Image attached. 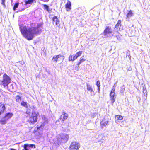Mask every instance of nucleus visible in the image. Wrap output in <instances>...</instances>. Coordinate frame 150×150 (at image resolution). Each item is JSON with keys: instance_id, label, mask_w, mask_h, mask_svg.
<instances>
[{"instance_id": "nucleus-34", "label": "nucleus", "mask_w": 150, "mask_h": 150, "mask_svg": "<svg viewBox=\"0 0 150 150\" xmlns=\"http://www.w3.org/2000/svg\"><path fill=\"white\" fill-rule=\"evenodd\" d=\"M125 91V86L123 85L121 88V91L122 92H124V91Z\"/></svg>"}, {"instance_id": "nucleus-19", "label": "nucleus", "mask_w": 150, "mask_h": 150, "mask_svg": "<svg viewBox=\"0 0 150 150\" xmlns=\"http://www.w3.org/2000/svg\"><path fill=\"white\" fill-rule=\"evenodd\" d=\"M133 15V13H132V11L130 10L129 11L128 13L126 15V19L127 20H128L130 17H132Z\"/></svg>"}, {"instance_id": "nucleus-29", "label": "nucleus", "mask_w": 150, "mask_h": 150, "mask_svg": "<svg viewBox=\"0 0 150 150\" xmlns=\"http://www.w3.org/2000/svg\"><path fill=\"white\" fill-rule=\"evenodd\" d=\"M81 59L79 61L77 64L78 67H79V64H80L82 62H83L85 61V60L83 59V58L82 59H81Z\"/></svg>"}, {"instance_id": "nucleus-28", "label": "nucleus", "mask_w": 150, "mask_h": 150, "mask_svg": "<svg viewBox=\"0 0 150 150\" xmlns=\"http://www.w3.org/2000/svg\"><path fill=\"white\" fill-rule=\"evenodd\" d=\"M96 85H97L98 88V92H99L100 91V82L99 81H97L96 83Z\"/></svg>"}, {"instance_id": "nucleus-15", "label": "nucleus", "mask_w": 150, "mask_h": 150, "mask_svg": "<svg viewBox=\"0 0 150 150\" xmlns=\"http://www.w3.org/2000/svg\"><path fill=\"white\" fill-rule=\"evenodd\" d=\"M121 21L120 20H119L115 25V28L117 30H120L122 28L121 24Z\"/></svg>"}, {"instance_id": "nucleus-2", "label": "nucleus", "mask_w": 150, "mask_h": 150, "mask_svg": "<svg viewBox=\"0 0 150 150\" xmlns=\"http://www.w3.org/2000/svg\"><path fill=\"white\" fill-rule=\"evenodd\" d=\"M69 138V136L65 134H60L58 136L56 139H54V142L55 144L59 145L61 143H66Z\"/></svg>"}, {"instance_id": "nucleus-26", "label": "nucleus", "mask_w": 150, "mask_h": 150, "mask_svg": "<svg viewBox=\"0 0 150 150\" xmlns=\"http://www.w3.org/2000/svg\"><path fill=\"white\" fill-rule=\"evenodd\" d=\"M69 61H73L74 60H75L74 59V57L73 56V55H70L68 59Z\"/></svg>"}, {"instance_id": "nucleus-17", "label": "nucleus", "mask_w": 150, "mask_h": 150, "mask_svg": "<svg viewBox=\"0 0 150 150\" xmlns=\"http://www.w3.org/2000/svg\"><path fill=\"white\" fill-rule=\"evenodd\" d=\"M8 120L4 116L0 120V123L2 125H4L7 123V121Z\"/></svg>"}, {"instance_id": "nucleus-3", "label": "nucleus", "mask_w": 150, "mask_h": 150, "mask_svg": "<svg viewBox=\"0 0 150 150\" xmlns=\"http://www.w3.org/2000/svg\"><path fill=\"white\" fill-rule=\"evenodd\" d=\"M11 79L6 74H4L3 76V79L0 81V84L4 88L7 86L11 82Z\"/></svg>"}, {"instance_id": "nucleus-33", "label": "nucleus", "mask_w": 150, "mask_h": 150, "mask_svg": "<svg viewBox=\"0 0 150 150\" xmlns=\"http://www.w3.org/2000/svg\"><path fill=\"white\" fill-rule=\"evenodd\" d=\"M5 2V0H2L1 4L3 5L4 7H6Z\"/></svg>"}, {"instance_id": "nucleus-12", "label": "nucleus", "mask_w": 150, "mask_h": 150, "mask_svg": "<svg viewBox=\"0 0 150 150\" xmlns=\"http://www.w3.org/2000/svg\"><path fill=\"white\" fill-rule=\"evenodd\" d=\"M87 89L91 93V96H92L94 95V92L92 88V86H90V84L88 83L87 84Z\"/></svg>"}, {"instance_id": "nucleus-7", "label": "nucleus", "mask_w": 150, "mask_h": 150, "mask_svg": "<svg viewBox=\"0 0 150 150\" xmlns=\"http://www.w3.org/2000/svg\"><path fill=\"white\" fill-rule=\"evenodd\" d=\"M115 88H112L110 95V100L112 103H113L115 101V98L116 96H115ZM115 96H116V95Z\"/></svg>"}, {"instance_id": "nucleus-22", "label": "nucleus", "mask_w": 150, "mask_h": 150, "mask_svg": "<svg viewBox=\"0 0 150 150\" xmlns=\"http://www.w3.org/2000/svg\"><path fill=\"white\" fill-rule=\"evenodd\" d=\"M45 9L49 13H50L51 12V9H50L48 6L47 5L44 4L43 5Z\"/></svg>"}, {"instance_id": "nucleus-16", "label": "nucleus", "mask_w": 150, "mask_h": 150, "mask_svg": "<svg viewBox=\"0 0 150 150\" xmlns=\"http://www.w3.org/2000/svg\"><path fill=\"white\" fill-rule=\"evenodd\" d=\"M13 115V114L11 112L6 113L4 117L8 120L10 119Z\"/></svg>"}, {"instance_id": "nucleus-18", "label": "nucleus", "mask_w": 150, "mask_h": 150, "mask_svg": "<svg viewBox=\"0 0 150 150\" xmlns=\"http://www.w3.org/2000/svg\"><path fill=\"white\" fill-rule=\"evenodd\" d=\"M82 52V51H80L77 53L76 54H74L73 55L74 60L76 59L78 57L80 56L81 55Z\"/></svg>"}, {"instance_id": "nucleus-30", "label": "nucleus", "mask_w": 150, "mask_h": 150, "mask_svg": "<svg viewBox=\"0 0 150 150\" xmlns=\"http://www.w3.org/2000/svg\"><path fill=\"white\" fill-rule=\"evenodd\" d=\"M27 144V146H28V148H33L34 147L35 148V146L34 144Z\"/></svg>"}, {"instance_id": "nucleus-20", "label": "nucleus", "mask_w": 150, "mask_h": 150, "mask_svg": "<svg viewBox=\"0 0 150 150\" xmlns=\"http://www.w3.org/2000/svg\"><path fill=\"white\" fill-rule=\"evenodd\" d=\"M35 0H28L27 1H25V4L26 5L28 4H32L33 2L35 1Z\"/></svg>"}, {"instance_id": "nucleus-10", "label": "nucleus", "mask_w": 150, "mask_h": 150, "mask_svg": "<svg viewBox=\"0 0 150 150\" xmlns=\"http://www.w3.org/2000/svg\"><path fill=\"white\" fill-rule=\"evenodd\" d=\"M53 23L54 24L55 23L57 26L59 27L60 26V21L57 18V16H54L52 18Z\"/></svg>"}, {"instance_id": "nucleus-5", "label": "nucleus", "mask_w": 150, "mask_h": 150, "mask_svg": "<svg viewBox=\"0 0 150 150\" xmlns=\"http://www.w3.org/2000/svg\"><path fill=\"white\" fill-rule=\"evenodd\" d=\"M80 147L79 144L77 142H72L69 146L70 149H74L78 150Z\"/></svg>"}, {"instance_id": "nucleus-14", "label": "nucleus", "mask_w": 150, "mask_h": 150, "mask_svg": "<svg viewBox=\"0 0 150 150\" xmlns=\"http://www.w3.org/2000/svg\"><path fill=\"white\" fill-rule=\"evenodd\" d=\"M5 109V105L4 104L0 103V115L4 112Z\"/></svg>"}, {"instance_id": "nucleus-25", "label": "nucleus", "mask_w": 150, "mask_h": 150, "mask_svg": "<svg viewBox=\"0 0 150 150\" xmlns=\"http://www.w3.org/2000/svg\"><path fill=\"white\" fill-rule=\"evenodd\" d=\"M21 105L25 107H28V103L27 102H24V101H22L21 103Z\"/></svg>"}, {"instance_id": "nucleus-4", "label": "nucleus", "mask_w": 150, "mask_h": 150, "mask_svg": "<svg viewBox=\"0 0 150 150\" xmlns=\"http://www.w3.org/2000/svg\"><path fill=\"white\" fill-rule=\"evenodd\" d=\"M38 115V113L35 112H33L32 114L30 117L29 121L32 124H34L37 121V117Z\"/></svg>"}, {"instance_id": "nucleus-24", "label": "nucleus", "mask_w": 150, "mask_h": 150, "mask_svg": "<svg viewBox=\"0 0 150 150\" xmlns=\"http://www.w3.org/2000/svg\"><path fill=\"white\" fill-rule=\"evenodd\" d=\"M108 123V121H106L103 122V121L101 122L100 123L101 126L102 128L103 127L105 126H106Z\"/></svg>"}, {"instance_id": "nucleus-36", "label": "nucleus", "mask_w": 150, "mask_h": 150, "mask_svg": "<svg viewBox=\"0 0 150 150\" xmlns=\"http://www.w3.org/2000/svg\"><path fill=\"white\" fill-rule=\"evenodd\" d=\"M9 149L10 150H16V149L13 148H10Z\"/></svg>"}, {"instance_id": "nucleus-8", "label": "nucleus", "mask_w": 150, "mask_h": 150, "mask_svg": "<svg viewBox=\"0 0 150 150\" xmlns=\"http://www.w3.org/2000/svg\"><path fill=\"white\" fill-rule=\"evenodd\" d=\"M43 121L42 122L41 124H39L37 125L38 129H39L40 128L43 127L45 125L48 123L47 119L45 117L43 118Z\"/></svg>"}, {"instance_id": "nucleus-21", "label": "nucleus", "mask_w": 150, "mask_h": 150, "mask_svg": "<svg viewBox=\"0 0 150 150\" xmlns=\"http://www.w3.org/2000/svg\"><path fill=\"white\" fill-rule=\"evenodd\" d=\"M14 85L13 84H11L8 87V88L10 91H13L14 88Z\"/></svg>"}, {"instance_id": "nucleus-13", "label": "nucleus", "mask_w": 150, "mask_h": 150, "mask_svg": "<svg viewBox=\"0 0 150 150\" xmlns=\"http://www.w3.org/2000/svg\"><path fill=\"white\" fill-rule=\"evenodd\" d=\"M65 7L66 8V10L67 11H69L71 9V2L68 0L67 1V3L65 4Z\"/></svg>"}, {"instance_id": "nucleus-6", "label": "nucleus", "mask_w": 150, "mask_h": 150, "mask_svg": "<svg viewBox=\"0 0 150 150\" xmlns=\"http://www.w3.org/2000/svg\"><path fill=\"white\" fill-rule=\"evenodd\" d=\"M111 33L112 31L110 27L108 26L104 30L103 34L105 36V37H107L110 36V34Z\"/></svg>"}, {"instance_id": "nucleus-11", "label": "nucleus", "mask_w": 150, "mask_h": 150, "mask_svg": "<svg viewBox=\"0 0 150 150\" xmlns=\"http://www.w3.org/2000/svg\"><path fill=\"white\" fill-rule=\"evenodd\" d=\"M68 115L64 111L62 112V115L61 116L60 119L62 120V121L66 120L68 118Z\"/></svg>"}, {"instance_id": "nucleus-32", "label": "nucleus", "mask_w": 150, "mask_h": 150, "mask_svg": "<svg viewBox=\"0 0 150 150\" xmlns=\"http://www.w3.org/2000/svg\"><path fill=\"white\" fill-rule=\"evenodd\" d=\"M25 150H29L28 149V146H27V144H25L23 146Z\"/></svg>"}, {"instance_id": "nucleus-35", "label": "nucleus", "mask_w": 150, "mask_h": 150, "mask_svg": "<svg viewBox=\"0 0 150 150\" xmlns=\"http://www.w3.org/2000/svg\"><path fill=\"white\" fill-rule=\"evenodd\" d=\"M117 82H116V83H115L114 85H113V88H115L116 86V84L117 83Z\"/></svg>"}, {"instance_id": "nucleus-23", "label": "nucleus", "mask_w": 150, "mask_h": 150, "mask_svg": "<svg viewBox=\"0 0 150 150\" xmlns=\"http://www.w3.org/2000/svg\"><path fill=\"white\" fill-rule=\"evenodd\" d=\"M117 120H121L123 119L121 115H116L115 117V122L116 123H117V121L116 120V119Z\"/></svg>"}, {"instance_id": "nucleus-9", "label": "nucleus", "mask_w": 150, "mask_h": 150, "mask_svg": "<svg viewBox=\"0 0 150 150\" xmlns=\"http://www.w3.org/2000/svg\"><path fill=\"white\" fill-rule=\"evenodd\" d=\"M61 57L62 58V61H63L64 59V57L61 54L54 56L52 58V60L54 62L56 63L58 61L59 58H60Z\"/></svg>"}, {"instance_id": "nucleus-27", "label": "nucleus", "mask_w": 150, "mask_h": 150, "mask_svg": "<svg viewBox=\"0 0 150 150\" xmlns=\"http://www.w3.org/2000/svg\"><path fill=\"white\" fill-rule=\"evenodd\" d=\"M16 101L18 102H20L21 101V97L19 95H17L16 96Z\"/></svg>"}, {"instance_id": "nucleus-31", "label": "nucleus", "mask_w": 150, "mask_h": 150, "mask_svg": "<svg viewBox=\"0 0 150 150\" xmlns=\"http://www.w3.org/2000/svg\"><path fill=\"white\" fill-rule=\"evenodd\" d=\"M18 4H19L18 3H16L15 4L13 8V10L14 11H15L16 8H18Z\"/></svg>"}, {"instance_id": "nucleus-1", "label": "nucleus", "mask_w": 150, "mask_h": 150, "mask_svg": "<svg viewBox=\"0 0 150 150\" xmlns=\"http://www.w3.org/2000/svg\"><path fill=\"white\" fill-rule=\"evenodd\" d=\"M40 25L36 27L30 28L26 26H20V31L23 35L28 40H32L35 35H39L40 33L41 29Z\"/></svg>"}]
</instances>
